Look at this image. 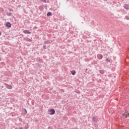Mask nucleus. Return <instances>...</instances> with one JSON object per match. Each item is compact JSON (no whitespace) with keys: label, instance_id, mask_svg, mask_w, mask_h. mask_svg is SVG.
Masks as SVG:
<instances>
[{"label":"nucleus","instance_id":"f257e3e1","mask_svg":"<svg viewBox=\"0 0 129 129\" xmlns=\"http://www.w3.org/2000/svg\"><path fill=\"white\" fill-rule=\"evenodd\" d=\"M129 117V113L128 112L125 111L123 114V118H127V117Z\"/></svg>","mask_w":129,"mask_h":129},{"label":"nucleus","instance_id":"f03ea898","mask_svg":"<svg viewBox=\"0 0 129 129\" xmlns=\"http://www.w3.org/2000/svg\"><path fill=\"white\" fill-rule=\"evenodd\" d=\"M50 114H51V115H53V114H55V110L54 109H50L49 111Z\"/></svg>","mask_w":129,"mask_h":129},{"label":"nucleus","instance_id":"7ed1b4c3","mask_svg":"<svg viewBox=\"0 0 129 129\" xmlns=\"http://www.w3.org/2000/svg\"><path fill=\"white\" fill-rule=\"evenodd\" d=\"M6 26L8 28H11V27H12V24H11V23L8 22L7 23H6Z\"/></svg>","mask_w":129,"mask_h":129},{"label":"nucleus","instance_id":"20e7f679","mask_svg":"<svg viewBox=\"0 0 129 129\" xmlns=\"http://www.w3.org/2000/svg\"><path fill=\"white\" fill-rule=\"evenodd\" d=\"M97 57L99 59H102V58H103V56H102V55L101 54H98L97 55Z\"/></svg>","mask_w":129,"mask_h":129},{"label":"nucleus","instance_id":"39448f33","mask_svg":"<svg viewBox=\"0 0 129 129\" xmlns=\"http://www.w3.org/2000/svg\"><path fill=\"white\" fill-rule=\"evenodd\" d=\"M23 33H24V34H31V32H30L29 30H24Z\"/></svg>","mask_w":129,"mask_h":129},{"label":"nucleus","instance_id":"423d86ee","mask_svg":"<svg viewBox=\"0 0 129 129\" xmlns=\"http://www.w3.org/2000/svg\"><path fill=\"white\" fill-rule=\"evenodd\" d=\"M71 73L72 75H75L76 74V72L75 71H71Z\"/></svg>","mask_w":129,"mask_h":129},{"label":"nucleus","instance_id":"0eeeda50","mask_svg":"<svg viewBox=\"0 0 129 129\" xmlns=\"http://www.w3.org/2000/svg\"><path fill=\"white\" fill-rule=\"evenodd\" d=\"M93 120L95 122H97V118H96V117H93Z\"/></svg>","mask_w":129,"mask_h":129},{"label":"nucleus","instance_id":"6e6552de","mask_svg":"<svg viewBox=\"0 0 129 129\" xmlns=\"http://www.w3.org/2000/svg\"><path fill=\"white\" fill-rule=\"evenodd\" d=\"M8 88L9 89H12V88H13V87L12 86V85H9V86H8Z\"/></svg>","mask_w":129,"mask_h":129},{"label":"nucleus","instance_id":"1a4fd4ad","mask_svg":"<svg viewBox=\"0 0 129 129\" xmlns=\"http://www.w3.org/2000/svg\"><path fill=\"white\" fill-rule=\"evenodd\" d=\"M47 15L48 16H52V13H51V12H48V13H47Z\"/></svg>","mask_w":129,"mask_h":129},{"label":"nucleus","instance_id":"9d476101","mask_svg":"<svg viewBox=\"0 0 129 129\" xmlns=\"http://www.w3.org/2000/svg\"><path fill=\"white\" fill-rule=\"evenodd\" d=\"M8 16H12V13H9L8 14Z\"/></svg>","mask_w":129,"mask_h":129},{"label":"nucleus","instance_id":"9b49d317","mask_svg":"<svg viewBox=\"0 0 129 129\" xmlns=\"http://www.w3.org/2000/svg\"><path fill=\"white\" fill-rule=\"evenodd\" d=\"M43 3H46V0H41Z\"/></svg>","mask_w":129,"mask_h":129},{"label":"nucleus","instance_id":"f8f14e48","mask_svg":"<svg viewBox=\"0 0 129 129\" xmlns=\"http://www.w3.org/2000/svg\"><path fill=\"white\" fill-rule=\"evenodd\" d=\"M125 18H126V20H129L128 16H126Z\"/></svg>","mask_w":129,"mask_h":129},{"label":"nucleus","instance_id":"ddd939ff","mask_svg":"<svg viewBox=\"0 0 129 129\" xmlns=\"http://www.w3.org/2000/svg\"><path fill=\"white\" fill-rule=\"evenodd\" d=\"M106 60L108 61V62H109L110 61L109 59H108V58H107Z\"/></svg>","mask_w":129,"mask_h":129},{"label":"nucleus","instance_id":"4468645a","mask_svg":"<svg viewBox=\"0 0 129 129\" xmlns=\"http://www.w3.org/2000/svg\"><path fill=\"white\" fill-rule=\"evenodd\" d=\"M0 36H2V32L0 31Z\"/></svg>","mask_w":129,"mask_h":129},{"label":"nucleus","instance_id":"2eb2a0df","mask_svg":"<svg viewBox=\"0 0 129 129\" xmlns=\"http://www.w3.org/2000/svg\"><path fill=\"white\" fill-rule=\"evenodd\" d=\"M124 8L126 9V10L128 9V8H126V7H124Z\"/></svg>","mask_w":129,"mask_h":129},{"label":"nucleus","instance_id":"dca6fc26","mask_svg":"<svg viewBox=\"0 0 129 129\" xmlns=\"http://www.w3.org/2000/svg\"><path fill=\"white\" fill-rule=\"evenodd\" d=\"M124 8L126 9V10L128 9V8H126V7H124Z\"/></svg>","mask_w":129,"mask_h":129},{"label":"nucleus","instance_id":"f3484780","mask_svg":"<svg viewBox=\"0 0 129 129\" xmlns=\"http://www.w3.org/2000/svg\"><path fill=\"white\" fill-rule=\"evenodd\" d=\"M25 112L27 113V110L25 109Z\"/></svg>","mask_w":129,"mask_h":129}]
</instances>
